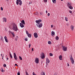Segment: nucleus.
I'll return each mask as SVG.
<instances>
[{"instance_id": "nucleus-1", "label": "nucleus", "mask_w": 75, "mask_h": 75, "mask_svg": "<svg viewBox=\"0 0 75 75\" xmlns=\"http://www.w3.org/2000/svg\"><path fill=\"white\" fill-rule=\"evenodd\" d=\"M11 25L12 26V29L10 27H9V28H10V29L13 30H15V31H17V30H18L17 26L16 24V23H12Z\"/></svg>"}, {"instance_id": "nucleus-2", "label": "nucleus", "mask_w": 75, "mask_h": 75, "mask_svg": "<svg viewBox=\"0 0 75 75\" xmlns=\"http://www.w3.org/2000/svg\"><path fill=\"white\" fill-rule=\"evenodd\" d=\"M22 4V1H21V0H16V4L17 5H18V4H19L20 6H21Z\"/></svg>"}, {"instance_id": "nucleus-3", "label": "nucleus", "mask_w": 75, "mask_h": 75, "mask_svg": "<svg viewBox=\"0 0 75 75\" xmlns=\"http://www.w3.org/2000/svg\"><path fill=\"white\" fill-rule=\"evenodd\" d=\"M62 50L64 51H67V47L64 46H62Z\"/></svg>"}, {"instance_id": "nucleus-4", "label": "nucleus", "mask_w": 75, "mask_h": 75, "mask_svg": "<svg viewBox=\"0 0 75 75\" xmlns=\"http://www.w3.org/2000/svg\"><path fill=\"white\" fill-rule=\"evenodd\" d=\"M70 59L71 61V62L72 64H74V60L73 57H72V56H71V57L70 58Z\"/></svg>"}, {"instance_id": "nucleus-5", "label": "nucleus", "mask_w": 75, "mask_h": 75, "mask_svg": "<svg viewBox=\"0 0 75 75\" xmlns=\"http://www.w3.org/2000/svg\"><path fill=\"white\" fill-rule=\"evenodd\" d=\"M35 62L37 64H39V59L38 58H35Z\"/></svg>"}, {"instance_id": "nucleus-6", "label": "nucleus", "mask_w": 75, "mask_h": 75, "mask_svg": "<svg viewBox=\"0 0 75 75\" xmlns=\"http://www.w3.org/2000/svg\"><path fill=\"white\" fill-rule=\"evenodd\" d=\"M35 22L37 24H40V22H42V20L41 19H39V20H36V21Z\"/></svg>"}, {"instance_id": "nucleus-7", "label": "nucleus", "mask_w": 75, "mask_h": 75, "mask_svg": "<svg viewBox=\"0 0 75 75\" xmlns=\"http://www.w3.org/2000/svg\"><path fill=\"white\" fill-rule=\"evenodd\" d=\"M45 58V56H44V54L42 53H41V58L42 59H44Z\"/></svg>"}, {"instance_id": "nucleus-8", "label": "nucleus", "mask_w": 75, "mask_h": 75, "mask_svg": "<svg viewBox=\"0 0 75 75\" xmlns=\"http://www.w3.org/2000/svg\"><path fill=\"white\" fill-rule=\"evenodd\" d=\"M38 24H39V28H41V27H42V23H40Z\"/></svg>"}, {"instance_id": "nucleus-9", "label": "nucleus", "mask_w": 75, "mask_h": 75, "mask_svg": "<svg viewBox=\"0 0 75 75\" xmlns=\"http://www.w3.org/2000/svg\"><path fill=\"white\" fill-rule=\"evenodd\" d=\"M34 37L36 38H37L38 37V35L37 33H35L34 34Z\"/></svg>"}, {"instance_id": "nucleus-10", "label": "nucleus", "mask_w": 75, "mask_h": 75, "mask_svg": "<svg viewBox=\"0 0 75 75\" xmlns=\"http://www.w3.org/2000/svg\"><path fill=\"white\" fill-rule=\"evenodd\" d=\"M46 64H47V63H50V60H49V59H48V58H46Z\"/></svg>"}, {"instance_id": "nucleus-11", "label": "nucleus", "mask_w": 75, "mask_h": 75, "mask_svg": "<svg viewBox=\"0 0 75 75\" xmlns=\"http://www.w3.org/2000/svg\"><path fill=\"white\" fill-rule=\"evenodd\" d=\"M4 39L5 40V41L6 42H8V41L7 40V37H6V36H5L4 37Z\"/></svg>"}, {"instance_id": "nucleus-12", "label": "nucleus", "mask_w": 75, "mask_h": 75, "mask_svg": "<svg viewBox=\"0 0 75 75\" xmlns=\"http://www.w3.org/2000/svg\"><path fill=\"white\" fill-rule=\"evenodd\" d=\"M20 25L21 28H23L24 27V25L23 24L21 23H20Z\"/></svg>"}, {"instance_id": "nucleus-13", "label": "nucleus", "mask_w": 75, "mask_h": 75, "mask_svg": "<svg viewBox=\"0 0 75 75\" xmlns=\"http://www.w3.org/2000/svg\"><path fill=\"white\" fill-rule=\"evenodd\" d=\"M67 5L68 7H70V6H71V3L69 2V3H67Z\"/></svg>"}, {"instance_id": "nucleus-14", "label": "nucleus", "mask_w": 75, "mask_h": 75, "mask_svg": "<svg viewBox=\"0 0 75 75\" xmlns=\"http://www.w3.org/2000/svg\"><path fill=\"white\" fill-rule=\"evenodd\" d=\"M62 56L61 55H60L59 56V58L60 60H62Z\"/></svg>"}, {"instance_id": "nucleus-15", "label": "nucleus", "mask_w": 75, "mask_h": 75, "mask_svg": "<svg viewBox=\"0 0 75 75\" xmlns=\"http://www.w3.org/2000/svg\"><path fill=\"white\" fill-rule=\"evenodd\" d=\"M21 23H22V24H25V21H24V20H23Z\"/></svg>"}, {"instance_id": "nucleus-16", "label": "nucleus", "mask_w": 75, "mask_h": 75, "mask_svg": "<svg viewBox=\"0 0 75 75\" xmlns=\"http://www.w3.org/2000/svg\"><path fill=\"white\" fill-rule=\"evenodd\" d=\"M52 35V36H53V35H55V33L53 32V31H52V34H51Z\"/></svg>"}, {"instance_id": "nucleus-17", "label": "nucleus", "mask_w": 75, "mask_h": 75, "mask_svg": "<svg viewBox=\"0 0 75 75\" xmlns=\"http://www.w3.org/2000/svg\"><path fill=\"white\" fill-rule=\"evenodd\" d=\"M74 26L72 25H71V30H74Z\"/></svg>"}, {"instance_id": "nucleus-18", "label": "nucleus", "mask_w": 75, "mask_h": 75, "mask_svg": "<svg viewBox=\"0 0 75 75\" xmlns=\"http://www.w3.org/2000/svg\"><path fill=\"white\" fill-rule=\"evenodd\" d=\"M3 21L4 22L6 23V18H3Z\"/></svg>"}, {"instance_id": "nucleus-19", "label": "nucleus", "mask_w": 75, "mask_h": 75, "mask_svg": "<svg viewBox=\"0 0 75 75\" xmlns=\"http://www.w3.org/2000/svg\"><path fill=\"white\" fill-rule=\"evenodd\" d=\"M52 1L53 3H54V4H55V3H56V0H52Z\"/></svg>"}, {"instance_id": "nucleus-20", "label": "nucleus", "mask_w": 75, "mask_h": 75, "mask_svg": "<svg viewBox=\"0 0 75 75\" xmlns=\"http://www.w3.org/2000/svg\"><path fill=\"white\" fill-rule=\"evenodd\" d=\"M59 39V37H58V36H57L56 37V40H58Z\"/></svg>"}, {"instance_id": "nucleus-21", "label": "nucleus", "mask_w": 75, "mask_h": 75, "mask_svg": "<svg viewBox=\"0 0 75 75\" xmlns=\"http://www.w3.org/2000/svg\"><path fill=\"white\" fill-rule=\"evenodd\" d=\"M41 74L42 75H45V72H41Z\"/></svg>"}, {"instance_id": "nucleus-22", "label": "nucleus", "mask_w": 75, "mask_h": 75, "mask_svg": "<svg viewBox=\"0 0 75 75\" xmlns=\"http://www.w3.org/2000/svg\"><path fill=\"white\" fill-rule=\"evenodd\" d=\"M28 36L29 38L31 37V35L30 34H28V35H27Z\"/></svg>"}, {"instance_id": "nucleus-23", "label": "nucleus", "mask_w": 75, "mask_h": 75, "mask_svg": "<svg viewBox=\"0 0 75 75\" xmlns=\"http://www.w3.org/2000/svg\"><path fill=\"white\" fill-rule=\"evenodd\" d=\"M69 8H70V9H72V8H73V7H72V6H69Z\"/></svg>"}, {"instance_id": "nucleus-24", "label": "nucleus", "mask_w": 75, "mask_h": 75, "mask_svg": "<svg viewBox=\"0 0 75 75\" xmlns=\"http://www.w3.org/2000/svg\"><path fill=\"white\" fill-rule=\"evenodd\" d=\"M10 57H11V58L12 59L13 58V56H12V55H11V54H9Z\"/></svg>"}, {"instance_id": "nucleus-25", "label": "nucleus", "mask_w": 75, "mask_h": 75, "mask_svg": "<svg viewBox=\"0 0 75 75\" xmlns=\"http://www.w3.org/2000/svg\"><path fill=\"white\" fill-rule=\"evenodd\" d=\"M65 20L66 21H68V18L67 17H65Z\"/></svg>"}, {"instance_id": "nucleus-26", "label": "nucleus", "mask_w": 75, "mask_h": 75, "mask_svg": "<svg viewBox=\"0 0 75 75\" xmlns=\"http://www.w3.org/2000/svg\"><path fill=\"white\" fill-rule=\"evenodd\" d=\"M50 56V57H52V56H53V54H52L50 53V54H49Z\"/></svg>"}, {"instance_id": "nucleus-27", "label": "nucleus", "mask_w": 75, "mask_h": 75, "mask_svg": "<svg viewBox=\"0 0 75 75\" xmlns=\"http://www.w3.org/2000/svg\"><path fill=\"white\" fill-rule=\"evenodd\" d=\"M48 44H50V45H51V42L50 41H49L48 42Z\"/></svg>"}, {"instance_id": "nucleus-28", "label": "nucleus", "mask_w": 75, "mask_h": 75, "mask_svg": "<svg viewBox=\"0 0 75 75\" xmlns=\"http://www.w3.org/2000/svg\"><path fill=\"white\" fill-rule=\"evenodd\" d=\"M19 58L20 60H23V59H22V57H21V56H19Z\"/></svg>"}, {"instance_id": "nucleus-29", "label": "nucleus", "mask_w": 75, "mask_h": 75, "mask_svg": "<svg viewBox=\"0 0 75 75\" xmlns=\"http://www.w3.org/2000/svg\"><path fill=\"white\" fill-rule=\"evenodd\" d=\"M14 58L15 59V60H17V56L14 57Z\"/></svg>"}, {"instance_id": "nucleus-30", "label": "nucleus", "mask_w": 75, "mask_h": 75, "mask_svg": "<svg viewBox=\"0 0 75 75\" xmlns=\"http://www.w3.org/2000/svg\"><path fill=\"white\" fill-rule=\"evenodd\" d=\"M11 34H12V35H13V37H14V33H13L12 32V33H11Z\"/></svg>"}, {"instance_id": "nucleus-31", "label": "nucleus", "mask_w": 75, "mask_h": 75, "mask_svg": "<svg viewBox=\"0 0 75 75\" xmlns=\"http://www.w3.org/2000/svg\"><path fill=\"white\" fill-rule=\"evenodd\" d=\"M1 72H4V71H3V69L2 68H1Z\"/></svg>"}, {"instance_id": "nucleus-32", "label": "nucleus", "mask_w": 75, "mask_h": 75, "mask_svg": "<svg viewBox=\"0 0 75 75\" xmlns=\"http://www.w3.org/2000/svg\"><path fill=\"white\" fill-rule=\"evenodd\" d=\"M14 57H17V56H16V53H14Z\"/></svg>"}, {"instance_id": "nucleus-33", "label": "nucleus", "mask_w": 75, "mask_h": 75, "mask_svg": "<svg viewBox=\"0 0 75 75\" xmlns=\"http://www.w3.org/2000/svg\"><path fill=\"white\" fill-rule=\"evenodd\" d=\"M45 3H47V0H43Z\"/></svg>"}, {"instance_id": "nucleus-34", "label": "nucleus", "mask_w": 75, "mask_h": 75, "mask_svg": "<svg viewBox=\"0 0 75 75\" xmlns=\"http://www.w3.org/2000/svg\"><path fill=\"white\" fill-rule=\"evenodd\" d=\"M26 34H27V35L28 34V33H28V31H26Z\"/></svg>"}, {"instance_id": "nucleus-35", "label": "nucleus", "mask_w": 75, "mask_h": 75, "mask_svg": "<svg viewBox=\"0 0 75 75\" xmlns=\"http://www.w3.org/2000/svg\"><path fill=\"white\" fill-rule=\"evenodd\" d=\"M35 15H38V13L37 12H36L35 14Z\"/></svg>"}, {"instance_id": "nucleus-36", "label": "nucleus", "mask_w": 75, "mask_h": 75, "mask_svg": "<svg viewBox=\"0 0 75 75\" xmlns=\"http://www.w3.org/2000/svg\"><path fill=\"white\" fill-rule=\"evenodd\" d=\"M25 41H28V39L27 38H25Z\"/></svg>"}, {"instance_id": "nucleus-37", "label": "nucleus", "mask_w": 75, "mask_h": 75, "mask_svg": "<svg viewBox=\"0 0 75 75\" xmlns=\"http://www.w3.org/2000/svg\"><path fill=\"white\" fill-rule=\"evenodd\" d=\"M1 9L2 11H3V7H1Z\"/></svg>"}, {"instance_id": "nucleus-38", "label": "nucleus", "mask_w": 75, "mask_h": 75, "mask_svg": "<svg viewBox=\"0 0 75 75\" xmlns=\"http://www.w3.org/2000/svg\"><path fill=\"white\" fill-rule=\"evenodd\" d=\"M4 67H6V64H4Z\"/></svg>"}, {"instance_id": "nucleus-39", "label": "nucleus", "mask_w": 75, "mask_h": 75, "mask_svg": "<svg viewBox=\"0 0 75 75\" xmlns=\"http://www.w3.org/2000/svg\"><path fill=\"white\" fill-rule=\"evenodd\" d=\"M18 75H20V73L19 72L18 73H17Z\"/></svg>"}, {"instance_id": "nucleus-40", "label": "nucleus", "mask_w": 75, "mask_h": 75, "mask_svg": "<svg viewBox=\"0 0 75 75\" xmlns=\"http://www.w3.org/2000/svg\"><path fill=\"white\" fill-rule=\"evenodd\" d=\"M47 16H48V17H49V16H50V13H48Z\"/></svg>"}, {"instance_id": "nucleus-41", "label": "nucleus", "mask_w": 75, "mask_h": 75, "mask_svg": "<svg viewBox=\"0 0 75 75\" xmlns=\"http://www.w3.org/2000/svg\"><path fill=\"white\" fill-rule=\"evenodd\" d=\"M26 75H29L28 74V73L27 71L26 72Z\"/></svg>"}, {"instance_id": "nucleus-42", "label": "nucleus", "mask_w": 75, "mask_h": 75, "mask_svg": "<svg viewBox=\"0 0 75 75\" xmlns=\"http://www.w3.org/2000/svg\"><path fill=\"white\" fill-rule=\"evenodd\" d=\"M69 12L70 13H71V14L72 13V11H69Z\"/></svg>"}, {"instance_id": "nucleus-43", "label": "nucleus", "mask_w": 75, "mask_h": 75, "mask_svg": "<svg viewBox=\"0 0 75 75\" xmlns=\"http://www.w3.org/2000/svg\"><path fill=\"white\" fill-rule=\"evenodd\" d=\"M54 27V25H51V27L52 28V27Z\"/></svg>"}, {"instance_id": "nucleus-44", "label": "nucleus", "mask_w": 75, "mask_h": 75, "mask_svg": "<svg viewBox=\"0 0 75 75\" xmlns=\"http://www.w3.org/2000/svg\"><path fill=\"white\" fill-rule=\"evenodd\" d=\"M16 38H17V39H18V36H16Z\"/></svg>"}, {"instance_id": "nucleus-45", "label": "nucleus", "mask_w": 75, "mask_h": 75, "mask_svg": "<svg viewBox=\"0 0 75 75\" xmlns=\"http://www.w3.org/2000/svg\"><path fill=\"white\" fill-rule=\"evenodd\" d=\"M15 66H17L18 67V65H17V64H15Z\"/></svg>"}, {"instance_id": "nucleus-46", "label": "nucleus", "mask_w": 75, "mask_h": 75, "mask_svg": "<svg viewBox=\"0 0 75 75\" xmlns=\"http://www.w3.org/2000/svg\"><path fill=\"white\" fill-rule=\"evenodd\" d=\"M40 15H42V12H40Z\"/></svg>"}, {"instance_id": "nucleus-47", "label": "nucleus", "mask_w": 75, "mask_h": 75, "mask_svg": "<svg viewBox=\"0 0 75 75\" xmlns=\"http://www.w3.org/2000/svg\"><path fill=\"white\" fill-rule=\"evenodd\" d=\"M67 66H68V67H69V64L67 63Z\"/></svg>"}, {"instance_id": "nucleus-48", "label": "nucleus", "mask_w": 75, "mask_h": 75, "mask_svg": "<svg viewBox=\"0 0 75 75\" xmlns=\"http://www.w3.org/2000/svg\"><path fill=\"white\" fill-rule=\"evenodd\" d=\"M59 45H58L57 46V47H59Z\"/></svg>"}, {"instance_id": "nucleus-49", "label": "nucleus", "mask_w": 75, "mask_h": 75, "mask_svg": "<svg viewBox=\"0 0 75 75\" xmlns=\"http://www.w3.org/2000/svg\"><path fill=\"white\" fill-rule=\"evenodd\" d=\"M9 33H12V32H11V31H9Z\"/></svg>"}, {"instance_id": "nucleus-50", "label": "nucleus", "mask_w": 75, "mask_h": 75, "mask_svg": "<svg viewBox=\"0 0 75 75\" xmlns=\"http://www.w3.org/2000/svg\"><path fill=\"white\" fill-rule=\"evenodd\" d=\"M32 51H34V49L33 48H32Z\"/></svg>"}, {"instance_id": "nucleus-51", "label": "nucleus", "mask_w": 75, "mask_h": 75, "mask_svg": "<svg viewBox=\"0 0 75 75\" xmlns=\"http://www.w3.org/2000/svg\"><path fill=\"white\" fill-rule=\"evenodd\" d=\"M36 25L38 27L39 25L38 24H36Z\"/></svg>"}, {"instance_id": "nucleus-52", "label": "nucleus", "mask_w": 75, "mask_h": 75, "mask_svg": "<svg viewBox=\"0 0 75 75\" xmlns=\"http://www.w3.org/2000/svg\"><path fill=\"white\" fill-rule=\"evenodd\" d=\"M15 40L16 41H17V38H15Z\"/></svg>"}, {"instance_id": "nucleus-53", "label": "nucleus", "mask_w": 75, "mask_h": 75, "mask_svg": "<svg viewBox=\"0 0 75 75\" xmlns=\"http://www.w3.org/2000/svg\"><path fill=\"white\" fill-rule=\"evenodd\" d=\"M46 13H48V11H46Z\"/></svg>"}, {"instance_id": "nucleus-54", "label": "nucleus", "mask_w": 75, "mask_h": 75, "mask_svg": "<svg viewBox=\"0 0 75 75\" xmlns=\"http://www.w3.org/2000/svg\"><path fill=\"white\" fill-rule=\"evenodd\" d=\"M32 4V2H29V4Z\"/></svg>"}, {"instance_id": "nucleus-55", "label": "nucleus", "mask_w": 75, "mask_h": 75, "mask_svg": "<svg viewBox=\"0 0 75 75\" xmlns=\"http://www.w3.org/2000/svg\"><path fill=\"white\" fill-rule=\"evenodd\" d=\"M29 46L30 47V46H31V44H30Z\"/></svg>"}, {"instance_id": "nucleus-56", "label": "nucleus", "mask_w": 75, "mask_h": 75, "mask_svg": "<svg viewBox=\"0 0 75 75\" xmlns=\"http://www.w3.org/2000/svg\"><path fill=\"white\" fill-rule=\"evenodd\" d=\"M54 75H57V74L55 73V74H54Z\"/></svg>"}, {"instance_id": "nucleus-57", "label": "nucleus", "mask_w": 75, "mask_h": 75, "mask_svg": "<svg viewBox=\"0 0 75 75\" xmlns=\"http://www.w3.org/2000/svg\"><path fill=\"white\" fill-rule=\"evenodd\" d=\"M6 1H8V0H6Z\"/></svg>"}, {"instance_id": "nucleus-58", "label": "nucleus", "mask_w": 75, "mask_h": 75, "mask_svg": "<svg viewBox=\"0 0 75 75\" xmlns=\"http://www.w3.org/2000/svg\"><path fill=\"white\" fill-rule=\"evenodd\" d=\"M7 60H8V58H7Z\"/></svg>"}, {"instance_id": "nucleus-59", "label": "nucleus", "mask_w": 75, "mask_h": 75, "mask_svg": "<svg viewBox=\"0 0 75 75\" xmlns=\"http://www.w3.org/2000/svg\"><path fill=\"white\" fill-rule=\"evenodd\" d=\"M2 59H3V56H2Z\"/></svg>"}, {"instance_id": "nucleus-60", "label": "nucleus", "mask_w": 75, "mask_h": 75, "mask_svg": "<svg viewBox=\"0 0 75 75\" xmlns=\"http://www.w3.org/2000/svg\"><path fill=\"white\" fill-rule=\"evenodd\" d=\"M69 25L68 24H67V25Z\"/></svg>"}, {"instance_id": "nucleus-61", "label": "nucleus", "mask_w": 75, "mask_h": 75, "mask_svg": "<svg viewBox=\"0 0 75 75\" xmlns=\"http://www.w3.org/2000/svg\"><path fill=\"white\" fill-rule=\"evenodd\" d=\"M61 1H63L64 0H61Z\"/></svg>"}, {"instance_id": "nucleus-62", "label": "nucleus", "mask_w": 75, "mask_h": 75, "mask_svg": "<svg viewBox=\"0 0 75 75\" xmlns=\"http://www.w3.org/2000/svg\"><path fill=\"white\" fill-rule=\"evenodd\" d=\"M29 48H30V46H29Z\"/></svg>"}, {"instance_id": "nucleus-63", "label": "nucleus", "mask_w": 75, "mask_h": 75, "mask_svg": "<svg viewBox=\"0 0 75 75\" xmlns=\"http://www.w3.org/2000/svg\"><path fill=\"white\" fill-rule=\"evenodd\" d=\"M1 56H2V54H1Z\"/></svg>"}, {"instance_id": "nucleus-64", "label": "nucleus", "mask_w": 75, "mask_h": 75, "mask_svg": "<svg viewBox=\"0 0 75 75\" xmlns=\"http://www.w3.org/2000/svg\"><path fill=\"white\" fill-rule=\"evenodd\" d=\"M34 14H35V13H34Z\"/></svg>"}]
</instances>
